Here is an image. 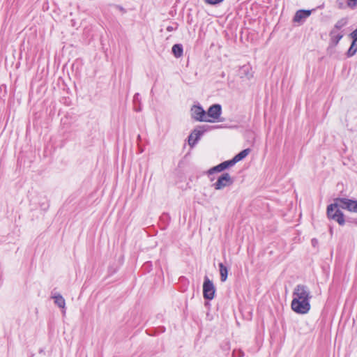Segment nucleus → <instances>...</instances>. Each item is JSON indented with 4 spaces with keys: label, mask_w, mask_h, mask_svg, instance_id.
Here are the masks:
<instances>
[{
    "label": "nucleus",
    "mask_w": 357,
    "mask_h": 357,
    "mask_svg": "<svg viewBox=\"0 0 357 357\" xmlns=\"http://www.w3.org/2000/svg\"><path fill=\"white\" fill-rule=\"evenodd\" d=\"M172 53L176 58H180L183 55V46L181 44H175L172 48Z\"/></svg>",
    "instance_id": "obj_11"
},
{
    "label": "nucleus",
    "mask_w": 357,
    "mask_h": 357,
    "mask_svg": "<svg viewBox=\"0 0 357 357\" xmlns=\"http://www.w3.org/2000/svg\"><path fill=\"white\" fill-rule=\"evenodd\" d=\"M350 36L353 41L357 43V28L350 33Z\"/></svg>",
    "instance_id": "obj_20"
},
{
    "label": "nucleus",
    "mask_w": 357,
    "mask_h": 357,
    "mask_svg": "<svg viewBox=\"0 0 357 357\" xmlns=\"http://www.w3.org/2000/svg\"><path fill=\"white\" fill-rule=\"evenodd\" d=\"M250 152V150L249 149H244L241 151L240 153L236 154L232 159V162L235 165L236 162L242 160L244 159Z\"/></svg>",
    "instance_id": "obj_10"
},
{
    "label": "nucleus",
    "mask_w": 357,
    "mask_h": 357,
    "mask_svg": "<svg viewBox=\"0 0 357 357\" xmlns=\"http://www.w3.org/2000/svg\"><path fill=\"white\" fill-rule=\"evenodd\" d=\"M356 52H357V43H356L355 41H352L351 45L347 52V55L348 57H351V56H354Z\"/></svg>",
    "instance_id": "obj_14"
},
{
    "label": "nucleus",
    "mask_w": 357,
    "mask_h": 357,
    "mask_svg": "<svg viewBox=\"0 0 357 357\" xmlns=\"http://www.w3.org/2000/svg\"><path fill=\"white\" fill-rule=\"evenodd\" d=\"M133 102H134V105H136L137 103H140V100H139V94L138 93H135L134 97H133Z\"/></svg>",
    "instance_id": "obj_21"
},
{
    "label": "nucleus",
    "mask_w": 357,
    "mask_h": 357,
    "mask_svg": "<svg viewBox=\"0 0 357 357\" xmlns=\"http://www.w3.org/2000/svg\"><path fill=\"white\" fill-rule=\"evenodd\" d=\"M177 27H178V24L175 23L174 25L168 26L167 27V31L169 32H171V31L176 30L177 29Z\"/></svg>",
    "instance_id": "obj_22"
},
{
    "label": "nucleus",
    "mask_w": 357,
    "mask_h": 357,
    "mask_svg": "<svg viewBox=\"0 0 357 357\" xmlns=\"http://www.w3.org/2000/svg\"><path fill=\"white\" fill-rule=\"evenodd\" d=\"M194 139H195L194 135L190 134V136L188 137V144L191 146H193L196 144V143H193Z\"/></svg>",
    "instance_id": "obj_23"
},
{
    "label": "nucleus",
    "mask_w": 357,
    "mask_h": 357,
    "mask_svg": "<svg viewBox=\"0 0 357 357\" xmlns=\"http://www.w3.org/2000/svg\"><path fill=\"white\" fill-rule=\"evenodd\" d=\"M206 127V126H199L193 130L191 133V135H193L195 137L193 143H197L200 139L201 136L207 130Z\"/></svg>",
    "instance_id": "obj_8"
},
{
    "label": "nucleus",
    "mask_w": 357,
    "mask_h": 357,
    "mask_svg": "<svg viewBox=\"0 0 357 357\" xmlns=\"http://www.w3.org/2000/svg\"><path fill=\"white\" fill-rule=\"evenodd\" d=\"M347 24V20L346 18H342L336 22L333 29H335V30L338 31L344 27Z\"/></svg>",
    "instance_id": "obj_16"
},
{
    "label": "nucleus",
    "mask_w": 357,
    "mask_h": 357,
    "mask_svg": "<svg viewBox=\"0 0 357 357\" xmlns=\"http://www.w3.org/2000/svg\"><path fill=\"white\" fill-rule=\"evenodd\" d=\"M339 208L350 212L357 213V200L347 198H336L333 204L328 206V218L336 221L340 225H344L345 223L344 216Z\"/></svg>",
    "instance_id": "obj_1"
},
{
    "label": "nucleus",
    "mask_w": 357,
    "mask_h": 357,
    "mask_svg": "<svg viewBox=\"0 0 357 357\" xmlns=\"http://www.w3.org/2000/svg\"><path fill=\"white\" fill-rule=\"evenodd\" d=\"M251 68L249 66H243L241 68V74L244 75L248 79L252 77V74L250 73Z\"/></svg>",
    "instance_id": "obj_15"
},
{
    "label": "nucleus",
    "mask_w": 357,
    "mask_h": 357,
    "mask_svg": "<svg viewBox=\"0 0 357 357\" xmlns=\"http://www.w3.org/2000/svg\"><path fill=\"white\" fill-rule=\"evenodd\" d=\"M222 170L220 168V165H218L215 167H213L212 168L209 169L208 171H207V174L208 176L214 174L215 172H221Z\"/></svg>",
    "instance_id": "obj_18"
},
{
    "label": "nucleus",
    "mask_w": 357,
    "mask_h": 357,
    "mask_svg": "<svg viewBox=\"0 0 357 357\" xmlns=\"http://www.w3.org/2000/svg\"><path fill=\"white\" fill-rule=\"evenodd\" d=\"M191 116L198 121L212 122L213 120H206V112L200 105H194L191 108Z\"/></svg>",
    "instance_id": "obj_6"
},
{
    "label": "nucleus",
    "mask_w": 357,
    "mask_h": 357,
    "mask_svg": "<svg viewBox=\"0 0 357 357\" xmlns=\"http://www.w3.org/2000/svg\"><path fill=\"white\" fill-rule=\"evenodd\" d=\"M219 165H220V168L221 169V170L222 172L225 169H226L230 167H232L233 165H234V164L231 160H226V161L221 162L220 164H219Z\"/></svg>",
    "instance_id": "obj_17"
},
{
    "label": "nucleus",
    "mask_w": 357,
    "mask_h": 357,
    "mask_svg": "<svg viewBox=\"0 0 357 357\" xmlns=\"http://www.w3.org/2000/svg\"><path fill=\"white\" fill-rule=\"evenodd\" d=\"M220 280L222 282L226 281L228 275V268L222 264H219Z\"/></svg>",
    "instance_id": "obj_12"
},
{
    "label": "nucleus",
    "mask_w": 357,
    "mask_h": 357,
    "mask_svg": "<svg viewBox=\"0 0 357 357\" xmlns=\"http://www.w3.org/2000/svg\"><path fill=\"white\" fill-rule=\"evenodd\" d=\"M310 14L311 10H298L294 17V21L296 22H301L302 20L308 17L310 15Z\"/></svg>",
    "instance_id": "obj_7"
},
{
    "label": "nucleus",
    "mask_w": 357,
    "mask_h": 357,
    "mask_svg": "<svg viewBox=\"0 0 357 357\" xmlns=\"http://www.w3.org/2000/svg\"><path fill=\"white\" fill-rule=\"evenodd\" d=\"M135 109L137 111V112H140L141 111V107L140 105H139L138 106L136 105H135Z\"/></svg>",
    "instance_id": "obj_24"
},
{
    "label": "nucleus",
    "mask_w": 357,
    "mask_h": 357,
    "mask_svg": "<svg viewBox=\"0 0 357 357\" xmlns=\"http://www.w3.org/2000/svg\"><path fill=\"white\" fill-rule=\"evenodd\" d=\"M224 0H205V2L210 5H215L222 2Z\"/></svg>",
    "instance_id": "obj_19"
},
{
    "label": "nucleus",
    "mask_w": 357,
    "mask_h": 357,
    "mask_svg": "<svg viewBox=\"0 0 357 357\" xmlns=\"http://www.w3.org/2000/svg\"><path fill=\"white\" fill-rule=\"evenodd\" d=\"M222 112L221 105L219 104H214L211 105L207 112H206V120H213L212 122H215L219 119Z\"/></svg>",
    "instance_id": "obj_5"
},
{
    "label": "nucleus",
    "mask_w": 357,
    "mask_h": 357,
    "mask_svg": "<svg viewBox=\"0 0 357 357\" xmlns=\"http://www.w3.org/2000/svg\"><path fill=\"white\" fill-rule=\"evenodd\" d=\"M215 288L213 282L207 277H204L203 284V296L206 300H212L214 298Z\"/></svg>",
    "instance_id": "obj_4"
},
{
    "label": "nucleus",
    "mask_w": 357,
    "mask_h": 357,
    "mask_svg": "<svg viewBox=\"0 0 357 357\" xmlns=\"http://www.w3.org/2000/svg\"><path fill=\"white\" fill-rule=\"evenodd\" d=\"M312 296L308 287L304 284H298L293 291V299L291 307L297 314H307L310 308V299Z\"/></svg>",
    "instance_id": "obj_2"
},
{
    "label": "nucleus",
    "mask_w": 357,
    "mask_h": 357,
    "mask_svg": "<svg viewBox=\"0 0 357 357\" xmlns=\"http://www.w3.org/2000/svg\"><path fill=\"white\" fill-rule=\"evenodd\" d=\"M330 37L331 42L336 45L338 44L339 41L343 37V34L338 32V31L335 30V29H333L330 32Z\"/></svg>",
    "instance_id": "obj_9"
},
{
    "label": "nucleus",
    "mask_w": 357,
    "mask_h": 357,
    "mask_svg": "<svg viewBox=\"0 0 357 357\" xmlns=\"http://www.w3.org/2000/svg\"><path fill=\"white\" fill-rule=\"evenodd\" d=\"M52 298L54 299V303L58 307L63 308V309L65 308V305H66L65 299L61 294H58L56 295H54V296H52Z\"/></svg>",
    "instance_id": "obj_13"
},
{
    "label": "nucleus",
    "mask_w": 357,
    "mask_h": 357,
    "mask_svg": "<svg viewBox=\"0 0 357 357\" xmlns=\"http://www.w3.org/2000/svg\"><path fill=\"white\" fill-rule=\"evenodd\" d=\"M233 183L234 179L230 174L229 173H223L218 178L217 181L213 184V186L215 190H219L231 185Z\"/></svg>",
    "instance_id": "obj_3"
}]
</instances>
